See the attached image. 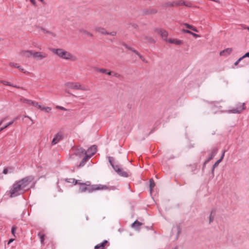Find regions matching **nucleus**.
<instances>
[{
	"mask_svg": "<svg viewBox=\"0 0 249 249\" xmlns=\"http://www.w3.org/2000/svg\"><path fill=\"white\" fill-rule=\"evenodd\" d=\"M225 151H224L222 154V155L220 158V159H219V160H221V161L224 158V155H225Z\"/></svg>",
	"mask_w": 249,
	"mask_h": 249,
	"instance_id": "nucleus-44",
	"label": "nucleus"
},
{
	"mask_svg": "<svg viewBox=\"0 0 249 249\" xmlns=\"http://www.w3.org/2000/svg\"><path fill=\"white\" fill-rule=\"evenodd\" d=\"M165 7L175 6V1L174 2H167L164 4Z\"/></svg>",
	"mask_w": 249,
	"mask_h": 249,
	"instance_id": "nucleus-26",
	"label": "nucleus"
},
{
	"mask_svg": "<svg viewBox=\"0 0 249 249\" xmlns=\"http://www.w3.org/2000/svg\"><path fill=\"white\" fill-rule=\"evenodd\" d=\"M138 56L140 57V58L141 59H142V57H142V55H141V54L139 53V55H138Z\"/></svg>",
	"mask_w": 249,
	"mask_h": 249,
	"instance_id": "nucleus-59",
	"label": "nucleus"
},
{
	"mask_svg": "<svg viewBox=\"0 0 249 249\" xmlns=\"http://www.w3.org/2000/svg\"><path fill=\"white\" fill-rule=\"evenodd\" d=\"M18 116L15 118L13 120L11 121V122H9L8 123H7L6 125H4L3 126L0 128V132L2 131L3 129L7 128L8 126L11 125L12 124L18 119Z\"/></svg>",
	"mask_w": 249,
	"mask_h": 249,
	"instance_id": "nucleus-18",
	"label": "nucleus"
},
{
	"mask_svg": "<svg viewBox=\"0 0 249 249\" xmlns=\"http://www.w3.org/2000/svg\"><path fill=\"white\" fill-rule=\"evenodd\" d=\"M182 1H175V6H178L180 5H182Z\"/></svg>",
	"mask_w": 249,
	"mask_h": 249,
	"instance_id": "nucleus-37",
	"label": "nucleus"
},
{
	"mask_svg": "<svg viewBox=\"0 0 249 249\" xmlns=\"http://www.w3.org/2000/svg\"><path fill=\"white\" fill-rule=\"evenodd\" d=\"M38 236L39 237V238L40 239V242L41 243V244H43V241H44V234H42L40 233H39L38 234Z\"/></svg>",
	"mask_w": 249,
	"mask_h": 249,
	"instance_id": "nucleus-33",
	"label": "nucleus"
},
{
	"mask_svg": "<svg viewBox=\"0 0 249 249\" xmlns=\"http://www.w3.org/2000/svg\"><path fill=\"white\" fill-rule=\"evenodd\" d=\"M184 26L186 28H187L188 29H190L193 30L194 32H198V30L195 27H194V26H192V25H190V24H189L188 23H184Z\"/></svg>",
	"mask_w": 249,
	"mask_h": 249,
	"instance_id": "nucleus-25",
	"label": "nucleus"
},
{
	"mask_svg": "<svg viewBox=\"0 0 249 249\" xmlns=\"http://www.w3.org/2000/svg\"><path fill=\"white\" fill-rule=\"evenodd\" d=\"M3 174H6L8 173V169L7 168H4L2 172Z\"/></svg>",
	"mask_w": 249,
	"mask_h": 249,
	"instance_id": "nucleus-47",
	"label": "nucleus"
},
{
	"mask_svg": "<svg viewBox=\"0 0 249 249\" xmlns=\"http://www.w3.org/2000/svg\"><path fill=\"white\" fill-rule=\"evenodd\" d=\"M16 230V227L15 226H13L11 229L12 233L13 235L15 236V231Z\"/></svg>",
	"mask_w": 249,
	"mask_h": 249,
	"instance_id": "nucleus-40",
	"label": "nucleus"
},
{
	"mask_svg": "<svg viewBox=\"0 0 249 249\" xmlns=\"http://www.w3.org/2000/svg\"><path fill=\"white\" fill-rule=\"evenodd\" d=\"M85 156V157L81 161L79 165V166L80 167L83 166L86 162H87V161L90 158V156H89V155H87V154Z\"/></svg>",
	"mask_w": 249,
	"mask_h": 249,
	"instance_id": "nucleus-16",
	"label": "nucleus"
},
{
	"mask_svg": "<svg viewBox=\"0 0 249 249\" xmlns=\"http://www.w3.org/2000/svg\"><path fill=\"white\" fill-rule=\"evenodd\" d=\"M107 242V240H104L102 243L95 246V249H104L105 244Z\"/></svg>",
	"mask_w": 249,
	"mask_h": 249,
	"instance_id": "nucleus-21",
	"label": "nucleus"
},
{
	"mask_svg": "<svg viewBox=\"0 0 249 249\" xmlns=\"http://www.w3.org/2000/svg\"><path fill=\"white\" fill-rule=\"evenodd\" d=\"M5 120V118H3L0 121V125L2 124V123Z\"/></svg>",
	"mask_w": 249,
	"mask_h": 249,
	"instance_id": "nucleus-54",
	"label": "nucleus"
},
{
	"mask_svg": "<svg viewBox=\"0 0 249 249\" xmlns=\"http://www.w3.org/2000/svg\"><path fill=\"white\" fill-rule=\"evenodd\" d=\"M244 105H245V104L243 103L242 104V105L240 107L229 111V112H231V113H241V111L245 109Z\"/></svg>",
	"mask_w": 249,
	"mask_h": 249,
	"instance_id": "nucleus-14",
	"label": "nucleus"
},
{
	"mask_svg": "<svg viewBox=\"0 0 249 249\" xmlns=\"http://www.w3.org/2000/svg\"><path fill=\"white\" fill-rule=\"evenodd\" d=\"M24 117L29 118L30 120H32V118L28 115H25Z\"/></svg>",
	"mask_w": 249,
	"mask_h": 249,
	"instance_id": "nucleus-57",
	"label": "nucleus"
},
{
	"mask_svg": "<svg viewBox=\"0 0 249 249\" xmlns=\"http://www.w3.org/2000/svg\"><path fill=\"white\" fill-rule=\"evenodd\" d=\"M74 154L79 157H82L87 154V152L83 148H79L75 150Z\"/></svg>",
	"mask_w": 249,
	"mask_h": 249,
	"instance_id": "nucleus-10",
	"label": "nucleus"
},
{
	"mask_svg": "<svg viewBox=\"0 0 249 249\" xmlns=\"http://www.w3.org/2000/svg\"><path fill=\"white\" fill-rule=\"evenodd\" d=\"M182 32L183 33H188V34H192V32L191 31H190V30H185V29H183L182 30Z\"/></svg>",
	"mask_w": 249,
	"mask_h": 249,
	"instance_id": "nucleus-41",
	"label": "nucleus"
},
{
	"mask_svg": "<svg viewBox=\"0 0 249 249\" xmlns=\"http://www.w3.org/2000/svg\"><path fill=\"white\" fill-rule=\"evenodd\" d=\"M47 54L44 52L33 51V57L37 60H41L47 56Z\"/></svg>",
	"mask_w": 249,
	"mask_h": 249,
	"instance_id": "nucleus-7",
	"label": "nucleus"
},
{
	"mask_svg": "<svg viewBox=\"0 0 249 249\" xmlns=\"http://www.w3.org/2000/svg\"><path fill=\"white\" fill-rule=\"evenodd\" d=\"M168 41L171 43H174L176 45H180L182 44V42L178 39L170 38L168 40Z\"/></svg>",
	"mask_w": 249,
	"mask_h": 249,
	"instance_id": "nucleus-20",
	"label": "nucleus"
},
{
	"mask_svg": "<svg viewBox=\"0 0 249 249\" xmlns=\"http://www.w3.org/2000/svg\"><path fill=\"white\" fill-rule=\"evenodd\" d=\"M20 101L29 105L33 106L37 108L38 109H39V108L41 107V104H39V103L38 102L32 101L31 100L27 99L22 97L20 99Z\"/></svg>",
	"mask_w": 249,
	"mask_h": 249,
	"instance_id": "nucleus-6",
	"label": "nucleus"
},
{
	"mask_svg": "<svg viewBox=\"0 0 249 249\" xmlns=\"http://www.w3.org/2000/svg\"><path fill=\"white\" fill-rule=\"evenodd\" d=\"M106 73L107 74L109 75H111L112 72L111 71H107V73Z\"/></svg>",
	"mask_w": 249,
	"mask_h": 249,
	"instance_id": "nucleus-56",
	"label": "nucleus"
},
{
	"mask_svg": "<svg viewBox=\"0 0 249 249\" xmlns=\"http://www.w3.org/2000/svg\"><path fill=\"white\" fill-rule=\"evenodd\" d=\"M174 229L177 231V235L176 237V239L178 238V235L180 233L181 230L179 226H176L174 228Z\"/></svg>",
	"mask_w": 249,
	"mask_h": 249,
	"instance_id": "nucleus-29",
	"label": "nucleus"
},
{
	"mask_svg": "<svg viewBox=\"0 0 249 249\" xmlns=\"http://www.w3.org/2000/svg\"><path fill=\"white\" fill-rule=\"evenodd\" d=\"M107 189V187L106 185H101V184H96L91 185L90 187V189L89 190V192L97 191V190H106Z\"/></svg>",
	"mask_w": 249,
	"mask_h": 249,
	"instance_id": "nucleus-8",
	"label": "nucleus"
},
{
	"mask_svg": "<svg viewBox=\"0 0 249 249\" xmlns=\"http://www.w3.org/2000/svg\"><path fill=\"white\" fill-rule=\"evenodd\" d=\"M221 161V160H218L213 165V167H212V172L213 173V171H214V170L215 168L218 165V164L220 163V162Z\"/></svg>",
	"mask_w": 249,
	"mask_h": 249,
	"instance_id": "nucleus-27",
	"label": "nucleus"
},
{
	"mask_svg": "<svg viewBox=\"0 0 249 249\" xmlns=\"http://www.w3.org/2000/svg\"><path fill=\"white\" fill-rule=\"evenodd\" d=\"M129 49L131 50L134 53H135L137 55H139V53L138 51H137L136 50H132V49L131 48H129Z\"/></svg>",
	"mask_w": 249,
	"mask_h": 249,
	"instance_id": "nucleus-48",
	"label": "nucleus"
},
{
	"mask_svg": "<svg viewBox=\"0 0 249 249\" xmlns=\"http://www.w3.org/2000/svg\"><path fill=\"white\" fill-rule=\"evenodd\" d=\"M65 85L68 89H79L82 90H86L85 88L82 86L79 83L68 82L65 84Z\"/></svg>",
	"mask_w": 249,
	"mask_h": 249,
	"instance_id": "nucleus-5",
	"label": "nucleus"
},
{
	"mask_svg": "<svg viewBox=\"0 0 249 249\" xmlns=\"http://www.w3.org/2000/svg\"><path fill=\"white\" fill-rule=\"evenodd\" d=\"M95 30L96 32L103 35H106L108 34V32L106 31L105 29L102 27H96L95 28Z\"/></svg>",
	"mask_w": 249,
	"mask_h": 249,
	"instance_id": "nucleus-19",
	"label": "nucleus"
},
{
	"mask_svg": "<svg viewBox=\"0 0 249 249\" xmlns=\"http://www.w3.org/2000/svg\"><path fill=\"white\" fill-rule=\"evenodd\" d=\"M141 60L144 62H146V61H145V59L143 57H142V59Z\"/></svg>",
	"mask_w": 249,
	"mask_h": 249,
	"instance_id": "nucleus-61",
	"label": "nucleus"
},
{
	"mask_svg": "<svg viewBox=\"0 0 249 249\" xmlns=\"http://www.w3.org/2000/svg\"><path fill=\"white\" fill-rule=\"evenodd\" d=\"M32 4H36V1L35 0H30Z\"/></svg>",
	"mask_w": 249,
	"mask_h": 249,
	"instance_id": "nucleus-53",
	"label": "nucleus"
},
{
	"mask_svg": "<svg viewBox=\"0 0 249 249\" xmlns=\"http://www.w3.org/2000/svg\"><path fill=\"white\" fill-rule=\"evenodd\" d=\"M107 35H110L112 36H116V32H115V31H113V32H108V34Z\"/></svg>",
	"mask_w": 249,
	"mask_h": 249,
	"instance_id": "nucleus-43",
	"label": "nucleus"
},
{
	"mask_svg": "<svg viewBox=\"0 0 249 249\" xmlns=\"http://www.w3.org/2000/svg\"><path fill=\"white\" fill-rule=\"evenodd\" d=\"M80 180H75L74 179L71 178V179H67V181L68 182H72V183H74V184H76L77 183H79L80 186L79 187V192H86L87 190H89L90 188L88 189L87 187L89 186L90 183L89 181H87L85 183H79V181Z\"/></svg>",
	"mask_w": 249,
	"mask_h": 249,
	"instance_id": "nucleus-4",
	"label": "nucleus"
},
{
	"mask_svg": "<svg viewBox=\"0 0 249 249\" xmlns=\"http://www.w3.org/2000/svg\"><path fill=\"white\" fill-rule=\"evenodd\" d=\"M12 241H13L12 240H10L9 241V242L8 244H9L10 243L12 242Z\"/></svg>",
	"mask_w": 249,
	"mask_h": 249,
	"instance_id": "nucleus-62",
	"label": "nucleus"
},
{
	"mask_svg": "<svg viewBox=\"0 0 249 249\" xmlns=\"http://www.w3.org/2000/svg\"><path fill=\"white\" fill-rule=\"evenodd\" d=\"M56 108H57V109H59L62 110H65V111L68 110L67 109L64 108L63 107L59 106H56Z\"/></svg>",
	"mask_w": 249,
	"mask_h": 249,
	"instance_id": "nucleus-38",
	"label": "nucleus"
},
{
	"mask_svg": "<svg viewBox=\"0 0 249 249\" xmlns=\"http://www.w3.org/2000/svg\"><path fill=\"white\" fill-rule=\"evenodd\" d=\"M32 180L31 177H27L15 182L12 186L9 193L10 197H15L20 195L27 189L28 185Z\"/></svg>",
	"mask_w": 249,
	"mask_h": 249,
	"instance_id": "nucleus-1",
	"label": "nucleus"
},
{
	"mask_svg": "<svg viewBox=\"0 0 249 249\" xmlns=\"http://www.w3.org/2000/svg\"><path fill=\"white\" fill-rule=\"evenodd\" d=\"M51 51L58 57L67 60L75 61L77 60L76 56L69 52L62 49H52Z\"/></svg>",
	"mask_w": 249,
	"mask_h": 249,
	"instance_id": "nucleus-2",
	"label": "nucleus"
},
{
	"mask_svg": "<svg viewBox=\"0 0 249 249\" xmlns=\"http://www.w3.org/2000/svg\"><path fill=\"white\" fill-rule=\"evenodd\" d=\"M85 156V157L81 161L79 165V166L80 167L83 166L86 162H87V161L90 158V156H89V155H87V154Z\"/></svg>",
	"mask_w": 249,
	"mask_h": 249,
	"instance_id": "nucleus-17",
	"label": "nucleus"
},
{
	"mask_svg": "<svg viewBox=\"0 0 249 249\" xmlns=\"http://www.w3.org/2000/svg\"><path fill=\"white\" fill-rule=\"evenodd\" d=\"M191 35H193L195 37H198L199 36L198 35L196 34L195 33H192V34Z\"/></svg>",
	"mask_w": 249,
	"mask_h": 249,
	"instance_id": "nucleus-52",
	"label": "nucleus"
},
{
	"mask_svg": "<svg viewBox=\"0 0 249 249\" xmlns=\"http://www.w3.org/2000/svg\"><path fill=\"white\" fill-rule=\"evenodd\" d=\"M244 28L247 29L249 31V27H244Z\"/></svg>",
	"mask_w": 249,
	"mask_h": 249,
	"instance_id": "nucleus-60",
	"label": "nucleus"
},
{
	"mask_svg": "<svg viewBox=\"0 0 249 249\" xmlns=\"http://www.w3.org/2000/svg\"><path fill=\"white\" fill-rule=\"evenodd\" d=\"M80 32L83 33V34L85 35H87L89 36H90V37H92L93 36L92 34H91L90 33L86 31V30H80Z\"/></svg>",
	"mask_w": 249,
	"mask_h": 249,
	"instance_id": "nucleus-30",
	"label": "nucleus"
},
{
	"mask_svg": "<svg viewBox=\"0 0 249 249\" xmlns=\"http://www.w3.org/2000/svg\"><path fill=\"white\" fill-rule=\"evenodd\" d=\"M9 66L12 67H15V68H19V65L17 63H15L13 62H11L9 64Z\"/></svg>",
	"mask_w": 249,
	"mask_h": 249,
	"instance_id": "nucleus-34",
	"label": "nucleus"
},
{
	"mask_svg": "<svg viewBox=\"0 0 249 249\" xmlns=\"http://www.w3.org/2000/svg\"><path fill=\"white\" fill-rule=\"evenodd\" d=\"M108 161L110 164L111 165L113 169L117 173L118 175L123 177H128V173L124 171L122 168H120L118 165H115L113 163L114 159L112 157H108Z\"/></svg>",
	"mask_w": 249,
	"mask_h": 249,
	"instance_id": "nucleus-3",
	"label": "nucleus"
},
{
	"mask_svg": "<svg viewBox=\"0 0 249 249\" xmlns=\"http://www.w3.org/2000/svg\"><path fill=\"white\" fill-rule=\"evenodd\" d=\"M31 121H32V123L34 124V122L33 121V120L32 119L31 120Z\"/></svg>",
	"mask_w": 249,
	"mask_h": 249,
	"instance_id": "nucleus-63",
	"label": "nucleus"
},
{
	"mask_svg": "<svg viewBox=\"0 0 249 249\" xmlns=\"http://www.w3.org/2000/svg\"><path fill=\"white\" fill-rule=\"evenodd\" d=\"M159 33L164 40H166L168 36L167 32L165 30H160Z\"/></svg>",
	"mask_w": 249,
	"mask_h": 249,
	"instance_id": "nucleus-22",
	"label": "nucleus"
},
{
	"mask_svg": "<svg viewBox=\"0 0 249 249\" xmlns=\"http://www.w3.org/2000/svg\"><path fill=\"white\" fill-rule=\"evenodd\" d=\"M232 52L231 48H227L220 53V55L221 56H227L230 54Z\"/></svg>",
	"mask_w": 249,
	"mask_h": 249,
	"instance_id": "nucleus-15",
	"label": "nucleus"
},
{
	"mask_svg": "<svg viewBox=\"0 0 249 249\" xmlns=\"http://www.w3.org/2000/svg\"><path fill=\"white\" fill-rule=\"evenodd\" d=\"M156 13H157V10L153 9V10H151L150 12L149 13V14H152V13L155 14Z\"/></svg>",
	"mask_w": 249,
	"mask_h": 249,
	"instance_id": "nucleus-49",
	"label": "nucleus"
},
{
	"mask_svg": "<svg viewBox=\"0 0 249 249\" xmlns=\"http://www.w3.org/2000/svg\"><path fill=\"white\" fill-rule=\"evenodd\" d=\"M40 108H39V109H40L42 111H44L46 112H50L51 110H52V108L49 107H45L42 105L40 106Z\"/></svg>",
	"mask_w": 249,
	"mask_h": 249,
	"instance_id": "nucleus-23",
	"label": "nucleus"
},
{
	"mask_svg": "<svg viewBox=\"0 0 249 249\" xmlns=\"http://www.w3.org/2000/svg\"><path fill=\"white\" fill-rule=\"evenodd\" d=\"M113 75L116 77H119L120 76V74L117 73H114Z\"/></svg>",
	"mask_w": 249,
	"mask_h": 249,
	"instance_id": "nucleus-51",
	"label": "nucleus"
},
{
	"mask_svg": "<svg viewBox=\"0 0 249 249\" xmlns=\"http://www.w3.org/2000/svg\"><path fill=\"white\" fill-rule=\"evenodd\" d=\"M225 151H224L222 154V155L220 158V159H219V160H221V161L224 158V155H225Z\"/></svg>",
	"mask_w": 249,
	"mask_h": 249,
	"instance_id": "nucleus-45",
	"label": "nucleus"
},
{
	"mask_svg": "<svg viewBox=\"0 0 249 249\" xmlns=\"http://www.w3.org/2000/svg\"><path fill=\"white\" fill-rule=\"evenodd\" d=\"M20 54L25 57H33V51L31 50L22 51L20 52Z\"/></svg>",
	"mask_w": 249,
	"mask_h": 249,
	"instance_id": "nucleus-11",
	"label": "nucleus"
},
{
	"mask_svg": "<svg viewBox=\"0 0 249 249\" xmlns=\"http://www.w3.org/2000/svg\"><path fill=\"white\" fill-rule=\"evenodd\" d=\"M132 25L134 28H136L137 27V25L135 24H133Z\"/></svg>",
	"mask_w": 249,
	"mask_h": 249,
	"instance_id": "nucleus-55",
	"label": "nucleus"
},
{
	"mask_svg": "<svg viewBox=\"0 0 249 249\" xmlns=\"http://www.w3.org/2000/svg\"><path fill=\"white\" fill-rule=\"evenodd\" d=\"M155 182L153 180V179H150V184H149V187H150V192L151 193L152 192V188L153 187H154L155 186Z\"/></svg>",
	"mask_w": 249,
	"mask_h": 249,
	"instance_id": "nucleus-28",
	"label": "nucleus"
},
{
	"mask_svg": "<svg viewBox=\"0 0 249 249\" xmlns=\"http://www.w3.org/2000/svg\"><path fill=\"white\" fill-rule=\"evenodd\" d=\"M97 151V147L96 145H93L90 147L87 150V153H88V155L89 156H90V157L91 158V156H92Z\"/></svg>",
	"mask_w": 249,
	"mask_h": 249,
	"instance_id": "nucleus-13",
	"label": "nucleus"
},
{
	"mask_svg": "<svg viewBox=\"0 0 249 249\" xmlns=\"http://www.w3.org/2000/svg\"><path fill=\"white\" fill-rule=\"evenodd\" d=\"M95 69L98 72H102L103 73H107V70H106V69H102V68H96Z\"/></svg>",
	"mask_w": 249,
	"mask_h": 249,
	"instance_id": "nucleus-31",
	"label": "nucleus"
},
{
	"mask_svg": "<svg viewBox=\"0 0 249 249\" xmlns=\"http://www.w3.org/2000/svg\"><path fill=\"white\" fill-rule=\"evenodd\" d=\"M12 86L13 87L16 88H18V89L20 88V87L19 86H17V85H13V86Z\"/></svg>",
	"mask_w": 249,
	"mask_h": 249,
	"instance_id": "nucleus-58",
	"label": "nucleus"
},
{
	"mask_svg": "<svg viewBox=\"0 0 249 249\" xmlns=\"http://www.w3.org/2000/svg\"><path fill=\"white\" fill-rule=\"evenodd\" d=\"M217 148H213L211 153H210V156H209V157L208 158V159L205 161V164L207 163V162H208L210 160H212L214 157V156L216 155V154H217Z\"/></svg>",
	"mask_w": 249,
	"mask_h": 249,
	"instance_id": "nucleus-12",
	"label": "nucleus"
},
{
	"mask_svg": "<svg viewBox=\"0 0 249 249\" xmlns=\"http://www.w3.org/2000/svg\"><path fill=\"white\" fill-rule=\"evenodd\" d=\"M63 134L59 132L57 133L53 139V141L52 142V145H55L57 144L58 142H59L60 141H61L63 139Z\"/></svg>",
	"mask_w": 249,
	"mask_h": 249,
	"instance_id": "nucleus-9",
	"label": "nucleus"
},
{
	"mask_svg": "<svg viewBox=\"0 0 249 249\" xmlns=\"http://www.w3.org/2000/svg\"><path fill=\"white\" fill-rule=\"evenodd\" d=\"M21 72L23 73H26V71L25 69L22 68L20 66H19V68H18Z\"/></svg>",
	"mask_w": 249,
	"mask_h": 249,
	"instance_id": "nucleus-42",
	"label": "nucleus"
},
{
	"mask_svg": "<svg viewBox=\"0 0 249 249\" xmlns=\"http://www.w3.org/2000/svg\"><path fill=\"white\" fill-rule=\"evenodd\" d=\"M241 59H242V58H241V57H240V58H239V59H238V60H237V61H236L234 63V65H237L238 64L239 62Z\"/></svg>",
	"mask_w": 249,
	"mask_h": 249,
	"instance_id": "nucleus-50",
	"label": "nucleus"
},
{
	"mask_svg": "<svg viewBox=\"0 0 249 249\" xmlns=\"http://www.w3.org/2000/svg\"><path fill=\"white\" fill-rule=\"evenodd\" d=\"M212 214H213V212L211 213V214L210 215V217H209V221H210L209 222L210 223H211L213 220L214 217H213V216Z\"/></svg>",
	"mask_w": 249,
	"mask_h": 249,
	"instance_id": "nucleus-39",
	"label": "nucleus"
},
{
	"mask_svg": "<svg viewBox=\"0 0 249 249\" xmlns=\"http://www.w3.org/2000/svg\"><path fill=\"white\" fill-rule=\"evenodd\" d=\"M142 225V223L137 220H136L134 223H132L131 226L132 228L136 229H138L139 227Z\"/></svg>",
	"mask_w": 249,
	"mask_h": 249,
	"instance_id": "nucleus-24",
	"label": "nucleus"
},
{
	"mask_svg": "<svg viewBox=\"0 0 249 249\" xmlns=\"http://www.w3.org/2000/svg\"><path fill=\"white\" fill-rule=\"evenodd\" d=\"M144 39H145V40H146L147 42H148L150 43H154V40L152 37L145 36L144 37Z\"/></svg>",
	"mask_w": 249,
	"mask_h": 249,
	"instance_id": "nucleus-32",
	"label": "nucleus"
},
{
	"mask_svg": "<svg viewBox=\"0 0 249 249\" xmlns=\"http://www.w3.org/2000/svg\"><path fill=\"white\" fill-rule=\"evenodd\" d=\"M174 249H178V248L176 247V248H175Z\"/></svg>",
	"mask_w": 249,
	"mask_h": 249,
	"instance_id": "nucleus-64",
	"label": "nucleus"
},
{
	"mask_svg": "<svg viewBox=\"0 0 249 249\" xmlns=\"http://www.w3.org/2000/svg\"><path fill=\"white\" fill-rule=\"evenodd\" d=\"M182 5H184L188 7H190L192 6V4L189 2L182 1Z\"/></svg>",
	"mask_w": 249,
	"mask_h": 249,
	"instance_id": "nucleus-35",
	"label": "nucleus"
},
{
	"mask_svg": "<svg viewBox=\"0 0 249 249\" xmlns=\"http://www.w3.org/2000/svg\"><path fill=\"white\" fill-rule=\"evenodd\" d=\"M249 57V52L248 53H247L245 54H244L242 57H241V58H242V59L243 58H245V57Z\"/></svg>",
	"mask_w": 249,
	"mask_h": 249,
	"instance_id": "nucleus-46",
	"label": "nucleus"
},
{
	"mask_svg": "<svg viewBox=\"0 0 249 249\" xmlns=\"http://www.w3.org/2000/svg\"><path fill=\"white\" fill-rule=\"evenodd\" d=\"M1 83L5 85H7L9 86H13V84H12L10 82L6 81H1Z\"/></svg>",
	"mask_w": 249,
	"mask_h": 249,
	"instance_id": "nucleus-36",
	"label": "nucleus"
}]
</instances>
